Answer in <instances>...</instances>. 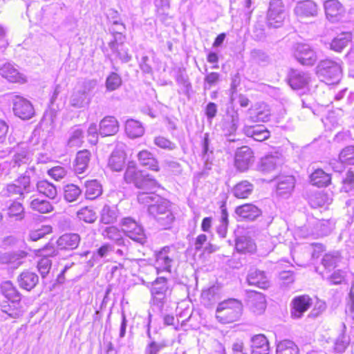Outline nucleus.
<instances>
[{"label": "nucleus", "instance_id": "obj_1", "mask_svg": "<svg viewBox=\"0 0 354 354\" xmlns=\"http://www.w3.org/2000/svg\"><path fill=\"white\" fill-rule=\"evenodd\" d=\"M96 86L95 80H84L79 82L70 97V105L75 109L88 106L91 101L93 92Z\"/></svg>", "mask_w": 354, "mask_h": 354}, {"label": "nucleus", "instance_id": "obj_2", "mask_svg": "<svg viewBox=\"0 0 354 354\" xmlns=\"http://www.w3.org/2000/svg\"><path fill=\"white\" fill-rule=\"evenodd\" d=\"M243 311L242 303L236 299H228L218 304L216 310V317L222 324L237 321Z\"/></svg>", "mask_w": 354, "mask_h": 354}, {"label": "nucleus", "instance_id": "obj_3", "mask_svg": "<svg viewBox=\"0 0 354 354\" xmlns=\"http://www.w3.org/2000/svg\"><path fill=\"white\" fill-rule=\"evenodd\" d=\"M317 73L326 84H334L339 82L341 79L342 67L339 63L326 59L319 63Z\"/></svg>", "mask_w": 354, "mask_h": 354}, {"label": "nucleus", "instance_id": "obj_4", "mask_svg": "<svg viewBox=\"0 0 354 354\" xmlns=\"http://www.w3.org/2000/svg\"><path fill=\"white\" fill-rule=\"evenodd\" d=\"M171 290L167 278L158 277L151 284V294L153 304L162 310L166 303V298L170 294Z\"/></svg>", "mask_w": 354, "mask_h": 354}, {"label": "nucleus", "instance_id": "obj_5", "mask_svg": "<svg viewBox=\"0 0 354 354\" xmlns=\"http://www.w3.org/2000/svg\"><path fill=\"white\" fill-rule=\"evenodd\" d=\"M285 17V6L282 0H270L266 17L268 26L274 28L280 27Z\"/></svg>", "mask_w": 354, "mask_h": 354}, {"label": "nucleus", "instance_id": "obj_6", "mask_svg": "<svg viewBox=\"0 0 354 354\" xmlns=\"http://www.w3.org/2000/svg\"><path fill=\"white\" fill-rule=\"evenodd\" d=\"M122 230L124 234L133 241L140 245H144L147 242V236L143 227L131 217L122 219Z\"/></svg>", "mask_w": 354, "mask_h": 354}, {"label": "nucleus", "instance_id": "obj_7", "mask_svg": "<svg viewBox=\"0 0 354 354\" xmlns=\"http://www.w3.org/2000/svg\"><path fill=\"white\" fill-rule=\"evenodd\" d=\"M122 230L124 234L133 241L140 245H144L147 242V236L143 227L131 217L122 219Z\"/></svg>", "mask_w": 354, "mask_h": 354}, {"label": "nucleus", "instance_id": "obj_8", "mask_svg": "<svg viewBox=\"0 0 354 354\" xmlns=\"http://www.w3.org/2000/svg\"><path fill=\"white\" fill-rule=\"evenodd\" d=\"M122 230L124 234L133 241L140 245H144L147 242V236L143 227L131 217L122 219Z\"/></svg>", "mask_w": 354, "mask_h": 354}, {"label": "nucleus", "instance_id": "obj_9", "mask_svg": "<svg viewBox=\"0 0 354 354\" xmlns=\"http://www.w3.org/2000/svg\"><path fill=\"white\" fill-rule=\"evenodd\" d=\"M293 55L301 64L304 66H313L317 60L315 51L307 44H296L294 46Z\"/></svg>", "mask_w": 354, "mask_h": 354}, {"label": "nucleus", "instance_id": "obj_10", "mask_svg": "<svg viewBox=\"0 0 354 354\" xmlns=\"http://www.w3.org/2000/svg\"><path fill=\"white\" fill-rule=\"evenodd\" d=\"M14 114L21 120H29L35 115L31 102L22 96L15 95L12 97Z\"/></svg>", "mask_w": 354, "mask_h": 354}, {"label": "nucleus", "instance_id": "obj_11", "mask_svg": "<svg viewBox=\"0 0 354 354\" xmlns=\"http://www.w3.org/2000/svg\"><path fill=\"white\" fill-rule=\"evenodd\" d=\"M254 156L251 148L242 146L237 149L234 155V166L237 170L243 172L247 171L254 163Z\"/></svg>", "mask_w": 354, "mask_h": 354}, {"label": "nucleus", "instance_id": "obj_12", "mask_svg": "<svg viewBox=\"0 0 354 354\" xmlns=\"http://www.w3.org/2000/svg\"><path fill=\"white\" fill-rule=\"evenodd\" d=\"M239 122V115L238 111L232 107L227 108L221 124L223 134L225 136L234 135L238 129Z\"/></svg>", "mask_w": 354, "mask_h": 354}, {"label": "nucleus", "instance_id": "obj_13", "mask_svg": "<svg viewBox=\"0 0 354 354\" xmlns=\"http://www.w3.org/2000/svg\"><path fill=\"white\" fill-rule=\"evenodd\" d=\"M317 5L312 0H304L297 2L293 12L299 20L315 17L317 15Z\"/></svg>", "mask_w": 354, "mask_h": 354}, {"label": "nucleus", "instance_id": "obj_14", "mask_svg": "<svg viewBox=\"0 0 354 354\" xmlns=\"http://www.w3.org/2000/svg\"><path fill=\"white\" fill-rule=\"evenodd\" d=\"M313 304L312 299L307 295L295 297L290 303L291 317L295 319L301 318Z\"/></svg>", "mask_w": 354, "mask_h": 354}, {"label": "nucleus", "instance_id": "obj_15", "mask_svg": "<svg viewBox=\"0 0 354 354\" xmlns=\"http://www.w3.org/2000/svg\"><path fill=\"white\" fill-rule=\"evenodd\" d=\"M38 178L36 169L34 167H31L28 168L24 174L16 179L15 182L17 183L19 188H21V191L24 194L34 190L32 183L37 182Z\"/></svg>", "mask_w": 354, "mask_h": 354}, {"label": "nucleus", "instance_id": "obj_16", "mask_svg": "<svg viewBox=\"0 0 354 354\" xmlns=\"http://www.w3.org/2000/svg\"><path fill=\"white\" fill-rule=\"evenodd\" d=\"M174 259V252L168 246L164 247L156 254V267L159 271L171 272V263Z\"/></svg>", "mask_w": 354, "mask_h": 354}, {"label": "nucleus", "instance_id": "obj_17", "mask_svg": "<svg viewBox=\"0 0 354 354\" xmlns=\"http://www.w3.org/2000/svg\"><path fill=\"white\" fill-rule=\"evenodd\" d=\"M81 241L77 233H65L56 241L57 247L61 251H71L78 248Z\"/></svg>", "mask_w": 354, "mask_h": 354}, {"label": "nucleus", "instance_id": "obj_18", "mask_svg": "<svg viewBox=\"0 0 354 354\" xmlns=\"http://www.w3.org/2000/svg\"><path fill=\"white\" fill-rule=\"evenodd\" d=\"M0 75L12 83L24 84L26 82V76L10 63H6L0 67Z\"/></svg>", "mask_w": 354, "mask_h": 354}, {"label": "nucleus", "instance_id": "obj_19", "mask_svg": "<svg viewBox=\"0 0 354 354\" xmlns=\"http://www.w3.org/2000/svg\"><path fill=\"white\" fill-rule=\"evenodd\" d=\"M339 159L340 162L334 160L330 163L336 172H341L343 170L342 164L354 165V146L351 145L344 148L339 154Z\"/></svg>", "mask_w": 354, "mask_h": 354}, {"label": "nucleus", "instance_id": "obj_20", "mask_svg": "<svg viewBox=\"0 0 354 354\" xmlns=\"http://www.w3.org/2000/svg\"><path fill=\"white\" fill-rule=\"evenodd\" d=\"M235 213L241 220L252 221L261 216L262 212L255 205L252 203H245L236 207Z\"/></svg>", "mask_w": 354, "mask_h": 354}, {"label": "nucleus", "instance_id": "obj_21", "mask_svg": "<svg viewBox=\"0 0 354 354\" xmlns=\"http://www.w3.org/2000/svg\"><path fill=\"white\" fill-rule=\"evenodd\" d=\"M295 185V179L292 176H279L277 180V194L287 198L292 192Z\"/></svg>", "mask_w": 354, "mask_h": 354}, {"label": "nucleus", "instance_id": "obj_22", "mask_svg": "<svg viewBox=\"0 0 354 354\" xmlns=\"http://www.w3.org/2000/svg\"><path fill=\"white\" fill-rule=\"evenodd\" d=\"M118 131L119 122L113 116H106L100 122L99 133L102 137L113 136Z\"/></svg>", "mask_w": 354, "mask_h": 354}, {"label": "nucleus", "instance_id": "obj_23", "mask_svg": "<svg viewBox=\"0 0 354 354\" xmlns=\"http://www.w3.org/2000/svg\"><path fill=\"white\" fill-rule=\"evenodd\" d=\"M243 132L246 136L259 142L267 140L270 136V131L263 125L245 124L243 128Z\"/></svg>", "mask_w": 354, "mask_h": 354}, {"label": "nucleus", "instance_id": "obj_24", "mask_svg": "<svg viewBox=\"0 0 354 354\" xmlns=\"http://www.w3.org/2000/svg\"><path fill=\"white\" fill-rule=\"evenodd\" d=\"M248 120L251 122H267L270 118V111L265 104H257L254 109L248 111Z\"/></svg>", "mask_w": 354, "mask_h": 354}, {"label": "nucleus", "instance_id": "obj_25", "mask_svg": "<svg viewBox=\"0 0 354 354\" xmlns=\"http://www.w3.org/2000/svg\"><path fill=\"white\" fill-rule=\"evenodd\" d=\"M324 9L326 17L332 22L340 19L344 8L337 0H328L324 3Z\"/></svg>", "mask_w": 354, "mask_h": 354}, {"label": "nucleus", "instance_id": "obj_26", "mask_svg": "<svg viewBox=\"0 0 354 354\" xmlns=\"http://www.w3.org/2000/svg\"><path fill=\"white\" fill-rule=\"evenodd\" d=\"M248 304L250 309L257 314H261L266 308L264 295L256 291L250 293Z\"/></svg>", "mask_w": 354, "mask_h": 354}, {"label": "nucleus", "instance_id": "obj_27", "mask_svg": "<svg viewBox=\"0 0 354 354\" xmlns=\"http://www.w3.org/2000/svg\"><path fill=\"white\" fill-rule=\"evenodd\" d=\"M17 281L20 288L30 291L38 283L39 277L33 272L26 270L18 276Z\"/></svg>", "mask_w": 354, "mask_h": 354}, {"label": "nucleus", "instance_id": "obj_28", "mask_svg": "<svg viewBox=\"0 0 354 354\" xmlns=\"http://www.w3.org/2000/svg\"><path fill=\"white\" fill-rule=\"evenodd\" d=\"M343 259L339 251H332L323 256L321 263L326 270L330 272L339 267Z\"/></svg>", "mask_w": 354, "mask_h": 354}, {"label": "nucleus", "instance_id": "obj_29", "mask_svg": "<svg viewBox=\"0 0 354 354\" xmlns=\"http://www.w3.org/2000/svg\"><path fill=\"white\" fill-rule=\"evenodd\" d=\"M310 76L307 73L292 70L289 75V84L293 89L304 88L309 82Z\"/></svg>", "mask_w": 354, "mask_h": 354}, {"label": "nucleus", "instance_id": "obj_30", "mask_svg": "<svg viewBox=\"0 0 354 354\" xmlns=\"http://www.w3.org/2000/svg\"><path fill=\"white\" fill-rule=\"evenodd\" d=\"M248 282L250 285L265 289L269 286V281L263 271L251 269L248 274Z\"/></svg>", "mask_w": 354, "mask_h": 354}, {"label": "nucleus", "instance_id": "obj_31", "mask_svg": "<svg viewBox=\"0 0 354 354\" xmlns=\"http://www.w3.org/2000/svg\"><path fill=\"white\" fill-rule=\"evenodd\" d=\"M0 291L2 295L11 303L20 302L21 295L10 281H6L1 283Z\"/></svg>", "mask_w": 354, "mask_h": 354}, {"label": "nucleus", "instance_id": "obj_32", "mask_svg": "<svg viewBox=\"0 0 354 354\" xmlns=\"http://www.w3.org/2000/svg\"><path fill=\"white\" fill-rule=\"evenodd\" d=\"M91 153L87 149L80 151L76 154L74 169L77 174L84 173L88 167Z\"/></svg>", "mask_w": 354, "mask_h": 354}, {"label": "nucleus", "instance_id": "obj_33", "mask_svg": "<svg viewBox=\"0 0 354 354\" xmlns=\"http://www.w3.org/2000/svg\"><path fill=\"white\" fill-rule=\"evenodd\" d=\"M31 152L26 143H20L17 145V151L13 156L12 161L15 165L18 167L27 164L31 159Z\"/></svg>", "mask_w": 354, "mask_h": 354}, {"label": "nucleus", "instance_id": "obj_34", "mask_svg": "<svg viewBox=\"0 0 354 354\" xmlns=\"http://www.w3.org/2000/svg\"><path fill=\"white\" fill-rule=\"evenodd\" d=\"M126 153L123 150L116 149L111 154L109 159V167L115 171L122 170L125 165Z\"/></svg>", "mask_w": 354, "mask_h": 354}, {"label": "nucleus", "instance_id": "obj_35", "mask_svg": "<svg viewBox=\"0 0 354 354\" xmlns=\"http://www.w3.org/2000/svg\"><path fill=\"white\" fill-rule=\"evenodd\" d=\"M156 203L148 207V213L155 220L158 216L171 208V203L167 199L162 197H156Z\"/></svg>", "mask_w": 354, "mask_h": 354}, {"label": "nucleus", "instance_id": "obj_36", "mask_svg": "<svg viewBox=\"0 0 354 354\" xmlns=\"http://www.w3.org/2000/svg\"><path fill=\"white\" fill-rule=\"evenodd\" d=\"M281 161L277 156L269 155L262 158L257 165V170L263 173H270L275 170Z\"/></svg>", "mask_w": 354, "mask_h": 354}, {"label": "nucleus", "instance_id": "obj_37", "mask_svg": "<svg viewBox=\"0 0 354 354\" xmlns=\"http://www.w3.org/2000/svg\"><path fill=\"white\" fill-rule=\"evenodd\" d=\"M102 235L104 238L114 241L117 245H125L127 243H129V241L124 239L119 230L114 226L106 227L102 230Z\"/></svg>", "mask_w": 354, "mask_h": 354}, {"label": "nucleus", "instance_id": "obj_38", "mask_svg": "<svg viewBox=\"0 0 354 354\" xmlns=\"http://www.w3.org/2000/svg\"><path fill=\"white\" fill-rule=\"evenodd\" d=\"M125 132L131 138H136L143 136L145 128L138 120L128 119L125 122Z\"/></svg>", "mask_w": 354, "mask_h": 354}, {"label": "nucleus", "instance_id": "obj_39", "mask_svg": "<svg viewBox=\"0 0 354 354\" xmlns=\"http://www.w3.org/2000/svg\"><path fill=\"white\" fill-rule=\"evenodd\" d=\"M254 185L248 180L238 183L232 189L233 195L238 198H246L253 192Z\"/></svg>", "mask_w": 354, "mask_h": 354}, {"label": "nucleus", "instance_id": "obj_40", "mask_svg": "<svg viewBox=\"0 0 354 354\" xmlns=\"http://www.w3.org/2000/svg\"><path fill=\"white\" fill-rule=\"evenodd\" d=\"M139 192L153 191L158 185L156 180L149 174L142 173L134 185Z\"/></svg>", "mask_w": 354, "mask_h": 354}, {"label": "nucleus", "instance_id": "obj_41", "mask_svg": "<svg viewBox=\"0 0 354 354\" xmlns=\"http://www.w3.org/2000/svg\"><path fill=\"white\" fill-rule=\"evenodd\" d=\"M36 187L40 194L50 199H55L57 195V189L55 185L46 180H37Z\"/></svg>", "mask_w": 354, "mask_h": 354}, {"label": "nucleus", "instance_id": "obj_42", "mask_svg": "<svg viewBox=\"0 0 354 354\" xmlns=\"http://www.w3.org/2000/svg\"><path fill=\"white\" fill-rule=\"evenodd\" d=\"M138 158L142 166L153 171H158V162L153 155L147 150H142L138 154Z\"/></svg>", "mask_w": 354, "mask_h": 354}, {"label": "nucleus", "instance_id": "obj_43", "mask_svg": "<svg viewBox=\"0 0 354 354\" xmlns=\"http://www.w3.org/2000/svg\"><path fill=\"white\" fill-rule=\"evenodd\" d=\"M313 185L319 187H326L330 183V176L321 169H316L310 176Z\"/></svg>", "mask_w": 354, "mask_h": 354}, {"label": "nucleus", "instance_id": "obj_44", "mask_svg": "<svg viewBox=\"0 0 354 354\" xmlns=\"http://www.w3.org/2000/svg\"><path fill=\"white\" fill-rule=\"evenodd\" d=\"M333 199L324 192H315L309 199V203L313 208L323 207L332 203Z\"/></svg>", "mask_w": 354, "mask_h": 354}, {"label": "nucleus", "instance_id": "obj_45", "mask_svg": "<svg viewBox=\"0 0 354 354\" xmlns=\"http://www.w3.org/2000/svg\"><path fill=\"white\" fill-rule=\"evenodd\" d=\"M84 142V131L79 127H72L69 131L67 146L69 147H80Z\"/></svg>", "mask_w": 354, "mask_h": 354}, {"label": "nucleus", "instance_id": "obj_46", "mask_svg": "<svg viewBox=\"0 0 354 354\" xmlns=\"http://www.w3.org/2000/svg\"><path fill=\"white\" fill-rule=\"evenodd\" d=\"M25 256L24 252L19 253L8 252L1 256V261L3 263L9 264L11 268H17L22 264V259H24Z\"/></svg>", "mask_w": 354, "mask_h": 354}, {"label": "nucleus", "instance_id": "obj_47", "mask_svg": "<svg viewBox=\"0 0 354 354\" xmlns=\"http://www.w3.org/2000/svg\"><path fill=\"white\" fill-rule=\"evenodd\" d=\"M109 47L112 53L115 55L122 62L127 63L131 60V56L129 55L126 49L123 48L122 43L119 41H111L109 43Z\"/></svg>", "mask_w": 354, "mask_h": 354}, {"label": "nucleus", "instance_id": "obj_48", "mask_svg": "<svg viewBox=\"0 0 354 354\" xmlns=\"http://www.w3.org/2000/svg\"><path fill=\"white\" fill-rule=\"evenodd\" d=\"M30 207L33 211L40 214L50 213L54 209L53 205L48 201L39 198H33L30 202Z\"/></svg>", "mask_w": 354, "mask_h": 354}, {"label": "nucleus", "instance_id": "obj_49", "mask_svg": "<svg viewBox=\"0 0 354 354\" xmlns=\"http://www.w3.org/2000/svg\"><path fill=\"white\" fill-rule=\"evenodd\" d=\"M250 62L253 64L265 66L270 63V59L266 52L261 49L254 48L250 53Z\"/></svg>", "mask_w": 354, "mask_h": 354}, {"label": "nucleus", "instance_id": "obj_50", "mask_svg": "<svg viewBox=\"0 0 354 354\" xmlns=\"http://www.w3.org/2000/svg\"><path fill=\"white\" fill-rule=\"evenodd\" d=\"M299 350L295 343L291 340L285 339L278 343L276 354H299Z\"/></svg>", "mask_w": 354, "mask_h": 354}, {"label": "nucleus", "instance_id": "obj_51", "mask_svg": "<svg viewBox=\"0 0 354 354\" xmlns=\"http://www.w3.org/2000/svg\"><path fill=\"white\" fill-rule=\"evenodd\" d=\"M351 39V33L342 32L332 40L330 43V48L335 51L340 52L348 45Z\"/></svg>", "mask_w": 354, "mask_h": 354}, {"label": "nucleus", "instance_id": "obj_52", "mask_svg": "<svg viewBox=\"0 0 354 354\" xmlns=\"http://www.w3.org/2000/svg\"><path fill=\"white\" fill-rule=\"evenodd\" d=\"M118 217V211L115 207L104 205L100 212V222L104 224L113 223Z\"/></svg>", "mask_w": 354, "mask_h": 354}, {"label": "nucleus", "instance_id": "obj_53", "mask_svg": "<svg viewBox=\"0 0 354 354\" xmlns=\"http://www.w3.org/2000/svg\"><path fill=\"white\" fill-rule=\"evenodd\" d=\"M86 198L93 200L100 196L102 193L101 185L96 180L87 181L85 184Z\"/></svg>", "mask_w": 354, "mask_h": 354}, {"label": "nucleus", "instance_id": "obj_54", "mask_svg": "<svg viewBox=\"0 0 354 354\" xmlns=\"http://www.w3.org/2000/svg\"><path fill=\"white\" fill-rule=\"evenodd\" d=\"M20 302L11 303L9 300L1 302L0 307L3 313L7 314L10 317L17 318L21 314L19 310Z\"/></svg>", "mask_w": 354, "mask_h": 354}, {"label": "nucleus", "instance_id": "obj_55", "mask_svg": "<svg viewBox=\"0 0 354 354\" xmlns=\"http://www.w3.org/2000/svg\"><path fill=\"white\" fill-rule=\"evenodd\" d=\"M219 222L220 223L216 228V232L221 238H225L228 227V214L225 204L221 206V217Z\"/></svg>", "mask_w": 354, "mask_h": 354}, {"label": "nucleus", "instance_id": "obj_56", "mask_svg": "<svg viewBox=\"0 0 354 354\" xmlns=\"http://www.w3.org/2000/svg\"><path fill=\"white\" fill-rule=\"evenodd\" d=\"M236 249L239 252H252L255 249V245L250 238L242 236L236 239Z\"/></svg>", "mask_w": 354, "mask_h": 354}, {"label": "nucleus", "instance_id": "obj_57", "mask_svg": "<svg viewBox=\"0 0 354 354\" xmlns=\"http://www.w3.org/2000/svg\"><path fill=\"white\" fill-rule=\"evenodd\" d=\"M142 173V171L137 170L134 162H129L124 175V180L127 183H133L135 185L136 181L138 180Z\"/></svg>", "mask_w": 354, "mask_h": 354}, {"label": "nucleus", "instance_id": "obj_58", "mask_svg": "<svg viewBox=\"0 0 354 354\" xmlns=\"http://www.w3.org/2000/svg\"><path fill=\"white\" fill-rule=\"evenodd\" d=\"M81 194L80 188L74 184H68L64 187V198L68 202L75 201Z\"/></svg>", "mask_w": 354, "mask_h": 354}, {"label": "nucleus", "instance_id": "obj_59", "mask_svg": "<svg viewBox=\"0 0 354 354\" xmlns=\"http://www.w3.org/2000/svg\"><path fill=\"white\" fill-rule=\"evenodd\" d=\"M167 346V340L162 339L160 342H156L155 339H151L145 346L144 354H158Z\"/></svg>", "mask_w": 354, "mask_h": 354}, {"label": "nucleus", "instance_id": "obj_60", "mask_svg": "<svg viewBox=\"0 0 354 354\" xmlns=\"http://www.w3.org/2000/svg\"><path fill=\"white\" fill-rule=\"evenodd\" d=\"M7 214L10 218H15L16 221H21L24 218V208L21 203L12 202L8 208Z\"/></svg>", "mask_w": 354, "mask_h": 354}, {"label": "nucleus", "instance_id": "obj_61", "mask_svg": "<svg viewBox=\"0 0 354 354\" xmlns=\"http://www.w3.org/2000/svg\"><path fill=\"white\" fill-rule=\"evenodd\" d=\"M156 197H160L159 195L156 194L153 191L138 192L137 194V199L139 203L144 204L148 207L156 203L157 198Z\"/></svg>", "mask_w": 354, "mask_h": 354}, {"label": "nucleus", "instance_id": "obj_62", "mask_svg": "<svg viewBox=\"0 0 354 354\" xmlns=\"http://www.w3.org/2000/svg\"><path fill=\"white\" fill-rule=\"evenodd\" d=\"M77 218L87 223H93L97 219L95 212L88 207H84L77 212Z\"/></svg>", "mask_w": 354, "mask_h": 354}, {"label": "nucleus", "instance_id": "obj_63", "mask_svg": "<svg viewBox=\"0 0 354 354\" xmlns=\"http://www.w3.org/2000/svg\"><path fill=\"white\" fill-rule=\"evenodd\" d=\"M213 245L207 243V236L204 234H199L194 242V249L196 251H201L203 249L204 252L211 253L214 251L212 249Z\"/></svg>", "mask_w": 354, "mask_h": 354}, {"label": "nucleus", "instance_id": "obj_64", "mask_svg": "<svg viewBox=\"0 0 354 354\" xmlns=\"http://www.w3.org/2000/svg\"><path fill=\"white\" fill-rule=\"evenodd\" d=\"M175 220V216L172 212L171 208L168 209L156 219L159 225L162 226L164 229H169Z\"/></svg>", "mask_w": 354, "mask_h": 354}]
</instances>
